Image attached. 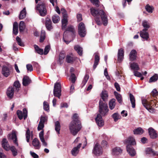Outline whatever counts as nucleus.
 <instances>
[{
    "label": "nucleus",
    "mask_w": 158,
    "mask_h": 158,
    "mask_svg": "<svg viewBox=\"0 0 158 158\" xmlns=\"http://www.w3.org/2000/svg\"><path fill=\"white\" fill-rule=\"evenodd\" d=\"M145 9L149 13H152V12L153 8L152 7H151L148 5H147L145 6Z\"/></svg>",
    "instance_id": "5fc2aeb1"
},
{
    "label": "nucleus",
    "mask_w": 158,
    "mask_h": 158,
    "mask_svg": "<svg viewBox=\"0 0 158 158\" xmlns=\"http://www.w3.org/2000/svg\"><path fill=\"white\" fill-rule=\"evenodd\" d=\"M25 28L24 23L23 21H21L19 25V30L20 32L23 31Z\"/></svg>",
    "instance_id": "c03bdc74"
},
{
    "label": "nucleus",
    "mask_w": 158,
    "mask_h": 158,
    "mask_svg": "<svg viewBox=\"0 0 158 158\" xmlns=\"http://www.w3.org/2000/svg\"><path fill=\"white\" fill-rule=\"evenodd\" d=\"M131 67V69L135 70H139V68L138 64L135 62L131 63L130 64Z\"/></svg>",
    "instance_id": "49530a36"
},
{
    "label": "nucleus",
    "mask_w": 158,
    "mask_h": 158,
    "mask_svg": "<svg viewBox=\"0 0 158 158\" xmlns=\"http://www.w3.org/2000/svg\"><path fill=\"white\" fill-rule=\"evenodd\" d=\"M46 33L45 31L44 30H42L41 31V34L40 36V42H43L45 38Z\"/></svg>",
    "instance_id": "a18cd8bd"
},
{
    "label": "nucleus",
    "mask_w": 158,
    "mask_h": 158,
    "mask_svg": "<svg viewBox=\"0 0 158 158\" xmlns=\"http://www.w3.org/2000/svg\"><path fill=\"white\" fill-rule=\"evenodd\" d=\"M147 31L143 30L140 32V36L144 40H147L149 38V34Z\"/></svg>",
    "instance_id": "f3484780"
},
{
    "label": "nucleus",
    "mask_w": 158,
    "mask_h": 158,
    "mask_svg": "<svg viewBox=\"0 0 158 158\" xmlns=\"http://www.w3.org/2000/svg\"><path fill=\"white\" fill-rule=\"evenodd\" d=\"M18 24L16 22H14L13 25V33L15 35L17 34L18 32Z\"/></svg>",
    "instance_id": "7c9ffc66"
},
{
    "label": "nucleus",
    "mask_w": 158,
    "mask_h": 158,
    "mask_svg": "<svg viewBox=\"0 0 158 158\" xmlns=\"http://www.w3.org/2000/svg\"><path fill=\"white\" fill-rule=\"evenodd\" d=\"M52 20L54 23H56L60 20V18L57 15H54L52 17Z\"/></svg>",
    "instance_id": "37998d69"
},
{
    "label": "nucleus",
    "mask_w": 158,
    "mask_h": 158,
    "mask_svg": "<svg viewBox=\"0 0 158 158\" xmlns=\"http://www.w3.org/2000/svg\"><path fill=\"white\" fill-rule=\"evenodd\" d=\"M133 132L135 135H141L144 132V131L141 128L139 127L135 129Z\"/></svg>",
    "instance_id": "473e14b6"
},
{
    "label": "nucleus",
    "mask_w": 158,
    "mask_h": 158,
    "mask_svg": "<svg viewBox=\"0 0 158 158\" xmlns=\"http://www.w3.org/2000/svg\"><path fill=\"white\" fill-rule=\"evenodd\" d=\"M125 142L126 143H128V145H135L136 144L135 139L133 137L131 136L129 137L126 139Z\"/></svg>",
    "instance_id": "a878e982"
},
{
    "label": "nucleus",
    "mask_w": 158,
    "mask_h": 158,
    "mask_svg": "<svg viewBox=\"0 0 158 158\" xmlns=\"http://www.w3.org/2000/svg\"><path fill=\"white\" fill-rule=\"evenodd\" d=\"M14 93V89L12 87H9L7 90L6 94L7 96L10 98H12Z\"/></svg>",
    "instance_id": "4be33fe9"
},
{
    "label": "nucleus",
    "mask_w": 158,
    "mask_h": 158,
    "mask_svg": "<svg viewBox=\"0 0 158 158\" xmlns=\"http://www.w3.org/2000/svg\"><path fill=\"white\" fill-rule=\"evenodd\" d=\"M75 60V58L73 57V55L71 54L70 55H68L66 58V60L68 63H72Z\"/></svg>",
    "instance_id": "4c0bfd02"
},
{
    "label": "nucleus",
    "mask_w": 158,
    "mask_h": 158,
    "mask_svg": "<svg viewBox=\"0 0 158 158\" xmlns=\"http://www.w3.org/2000/svg\"><path fill=\"white\" fill-rule=\"evenodd\" d=\"M55 130L58 134H60V123L58 121L55 123Z\"/></svg>",
    "instance_id": "f704fd0d"
},
{
    "label": "nucleus",
    "mask_w": 158,
    "mask_h": 158,
    "mask_svg": "<svg viewBox=\"0 0 158 158\" xmlns=\"http://www.w3.org/2000/svg\"><path fill=\"white\" fill-rule=\"evenodd\" d=\"M23 112L20 110H18L17 111V114L19 118L21 120L23 117L24 119H25L27 116V111L26 108H24L23 110Z\"/></svg>",
    "instance_id": "1a4fd4ad"
},
{
    "label": "nucleus",
    "mask_w": 158,
    "mask_h": 158,
    "mask_svg": "<svg viewBox=\"0 0 158 158\" xmlns=\"http://www.w3.org/2000/svg\"><path fill=\"white\" fill-rule=\"evenodd\" d=\"M93 152L94 154L97 156L100 155L102 153V147L98 143L95 144Z\"/></svg>",
    "instance_id": "9d476101"
},
{
    "label": "nucleus",
    "mask_w": 158,
    "mask_h": 158,
    "mask_svg": "<svg viewBox=\"0 0 158 158\" xmlns=\"http://www.w3.org/2000/svg\"><path fill=\"white\" fill-rule=\"evenodd\" d=\"M47 120V117L41 116L40 117V122L44 124V122Z\"/></svg>",
    "instance_id": "0e129e2a"
},
{
    "label": "nucleus",
    "mask_w": 158,
    "mask_h": 158,
    "mask_svg": "<svg viewBox=\"0 0 158 158\" xmlns=\"http://www.w3.org/2000/svg\"><path fill=\"white\" fill-rule=\"evenodd\" d=\"M151 94L153 97H155L158 95V92L156 89H154L151 92Z\"/></svg>",
    "instance_id": "69168bd1"
},
{
    "label": "nucleus",
    "mask_w": 158,
    "mask_h": 158,
    "mask_svg": "<svg viewBox=\"0 0 158 158\" xmlns=\"http://www.w3.org/2000/svg\"><path fill=\"white\" fill-rule=\"evenodd\" d=\"M31 82V80L27 76H25L23 79V84L24 86H26Z\"/></svg>",
    "instance_id": "bb28decb"
},
{
    "label": "nucleus",
    "mask_w": 158,
    "mask_h": 158,
    "mask_svg": "<svg viewBox=\"0 0 158 158\" xmlns=\"http://www.w3.org/2000/svg\"><path fill=\"white\" fill-rule=\"evenodd\" d=\"M69 31L73 33V34H74L75 32L74 28L72 26H70L68 27L66 31H65V33H66V31Z\"/></svg>",
    "instance_id": "6e6d98bb"
},
{
    "label": "nucleus",
    "mask_w": 158,
    "mask_h": 158,
    "mask_svg": "<svg viewBox=\"0 0 158 158\" xmlns=\"http://www.w3.org/2000/svg\"><path fill=\"white\" fill-rule=\"evenodd\" d=\"M90 10L91 14L95 17V19L98 25L102 24L101 20L104 25L107 24V16L103 10L96 9L94 8H91Z\"/></svg>",
    "instance_id": "f257e3e1"
},
{
    "label": "nucleus",
    "mask_w": 158,
    "mask_h": 158,
    "mask_svg": "<svg viewBox=\"0 0 158 158\" xmlns=\"http://www.w3.org/2000/svg\"><path fill=\"white\" fill-rule=\"evenodd\" d=\"M50 47L49 45H47L45 46L44 52V55H46L48 53L50 50Z\"/></svg>",
    "instance_id": "680f3d73"
},
{
    "label": "nucleus",
    "mask_w": 158,
    "mask_h": 158,
    "mask_svg": "<svg viewBox=\"0 0 158 158\" xmlns=\"http://www.w3.org/2000/svg\"><path fill=\"white\" fill-rule=\"evenodd\" d=\"M129 98L131 103L132 105V107L133 108L135 107V101L134 96L131 94H129Z\"/></svg>",
    "instance_id": "c756f323"
},
{
    "label": "nucleus",
    "mask_w": 158,
    "mask_h": 158,
    "mask_svg": "<svg viewBox=\"0 0 158 158\" xmlns=\"http://www.w3.org/2000/svg\"><path fill=\"white\" fill-rule=\"evenodd\" d=\"M74 48L80 55H82V48L79 45H77L75 46Z\"/></svg>",
    "instance_id": "72a5a7b5"
},
{
    "label": "nucleus",
    "mask_w": 158,
    "mask_h": 158,
    "mask_svg": "<svg viewBox=\"0 0 158 158\" xmlns=\"http://www.w3.org/2000/svg\"><path fill=\"white\" fill-rule=\"evenodd\" d=\"M12 152L13 155L15 156L18 154L17 150L14 146H12L10 148V149Z\"/></svg>",
    "instance_id": "09e8293b"
},
{
    "label": "nucleus",
    "mask_w": 158,
    "mask_h": 158,
    "mask_svg": "<svg viewBox=\"0 0 158 158\" xmlns=\"http://www.w3.org/2000/svg\"><path fill=\"white\" fill-rule=\"evenodd\" d=\"M115 99L113 98L111 99L109 102V105L110 109L111 110H113L116 105Z\"/></svg>",
    "instance_id": "cd10ccee"
},
{
    "label": "nucleus",
    "mask_w": 158,
    "mask_h": 158,
    "mask_svg": "<svg viewBox=\"0 0 158 158\" xmlns=\"http://www.w3.org/2000/svg\"><path fill=\"white\" fill-rule=\"evenodd\" d=\"M109 109L107 104L100 100L99 102V112L103 116L107 114Z\"/></svg>",
    "instance_id": "39448f33"
},
{
    "label": "nucleus",
    "mask_w": 158,
    "mask_h": 158,
    "mask_svg": "<svg viewBox=\"0 0 158 158\" xmlns=\"http://www.w3.org/2000/svg\"><path fill=\"white\" fill-rule=\"evenodd\" d=\"M81 146V143H80L76 147H74L71 151V154L73 156H76L78 153L79 150Z\"/></svg>",
    "instance_id": "4468645a"
},
{
    "label": "nucleus",
    "mask_w": 158,
    "mask_h": 158,
    "mask_svg": "<svg viewBox=\"0 0 158 158\" xmlns=\"http://www.w3.org/2000/svg\"><path fill=\"white\" fill-rule=\"evenodd\" d=\"M8 138L9 139L13 140L14 143L17 146L18 145V144L17 142V136L15 132L13 131L11 134H9Z\"/></svg>",
    "instance_id": "a211bd4d"
},
{
    "label": "nucleus",
    "mask_w": 158,
    "mask_h": 158,
    "mask_svg": "<svg viewBox=\"0 0 158 158\" xmlns=\"http://www.w3.org/2000/svg\"><path fill=\"white\" fill-rule=\"evenodd\" d=\"M112 116L115 122L117 121L121 118L120 115L117 113H114L112 115Z\"/></svg>",
    "instance_id": "a19ab883"
},
{
    "label": "nucleus",
    "mask_w": 158,
    "mask_h": 158,
    "mask_svg": "<svg viewBox=\"0 0 158 158\" xmlns=\"http://www.w3.org/2000/svg\"><path fill=\"white\" fill-rule=\"evenodd\" d=\"M2 146L6 151H8L10 149V146L8 144L7 141L6 139H3L2 143Z\"/></svg>",
    "instance_id": "b1692460"
},
{
    "label": "nucleus",
    "mask_w": 158,
    "mask_h": 158,
    "mask_svg": "<svg viewBox=\"0 0 158 158\" xmlns=\"http://www.w3.org/2000/svg\"><path fill=\"white\" fill-rule=\"evenodd\" d=\"M44 127V124L41 123V122H39V123L37 127V129L39 131L42 130V131L39 133V137L43 145L45 147H46L47 144V143L45 141L44 138V131L43 130Z\"/></svg>",
    "instance_id": "423d86ee"
},
{
    "label": "nucleus",
    "mask_w": 158,
    "mask_h": 158,
    "mask_svg": "<svg viewBox=\"0 0 158 158\" xmlns=\"http://www.w3.org/2000/svg\"><path fill=\"white\" fill-rule=\"evenodd\" d=\"M96 122L99 127H102L104 125V121L102 119L101 115L100 114H98L96 118H95Z\"/></svg>",
    "instance_id": "f8f14e48"
},
{
    "label": "nucleus",
    "mask_w": 158,
    "mask_h": 158,
    "mask_svg": "<svg viewBox=\"0 0 158 158\" xmlns=\"http://www.w3.org/2000/svg\"><path fill=\"white\" fill-rule=\"evenodd\" d=\"M148 131L150 137L152 139L157 138V134L156 131L152 127H150L148 129Z\"/></svg>",
    "instance_id": "9b49d317"
},
{
    "label": "nucleus",
    "mask_w": 158,
    "mask_h": 158,
    "mask_svg": "<svg viewBox=\"0 0 158 158\" xmlns=\"http://www.w3.org/2000/svg\"><path fill=\"white\" fill-rule=\"evenodd\" d=\"M78 33L81 37H84L86 34V32L84 24L80 23L78 26Z\"/></svg>",
    "instance_id": "6e6552de"
},
{
    "label": "nucleus",
    "mask_w": 158,
    "mask_h": 158,
    "mask_svg": "<svg viewBox=\"0 0 158 158\" xmlns=\"http://www.w3.org/2000/svg\"><path fill=\"white\" fill-rule=\"evenodd\" d=\"M52 22L51 19L48 17L46 18L45 22V26L48 30H50L53 28Z\"/></svg>",
    "instance_id": "6ab92c4d"
},
{
    "label": "nucleus",
    "mask_w": 158,
    "mask_h": 158,
    "mask_svg": "<svg viewBox=\"0 0 158 158\" xmlns=\"http://www.w3.org/2000/svg\"><path fill=\"white\" fill-rule=\"evenodd\" d=\"M146 152L147 154H151L152 155H157L156 153L151 148H147L146 150Z\"/></svg>",
    "instance_id": "de8ad7c7"
},
{
    "label": "nucleus",
    "mask_w": 158,
    "mask_h": 158,
    "mask_svg": "<svg viewBox=\"0 0 158 158\" xmlns=\"http://www.w3.org/2000/svg\"><path fill=\"white\" fill-rule=\"evenodd\" d=\"M127 152L131 156H132L135 155V151L131 145H127Z\"/></svg>",
    "instance_id": "2eb2a0df"
},
{
    "label": "nucleus",
    "mask_w": 158,
    "mask_h": 158,
    "mask_svg": "<svg viewBox=\"0 0 158 158\" xmlns=\"http://www.w3.org/2000/svg\"><path fill=\"white\" fill-rule=\"evenodd\" d=\"M158 79V75L157 74H155L150 78L149 80V82L151 83L155 82Z\"/></svg>",
    "instance_id": "79ce46f5"
},
{
    "label": "nucleus",
    "mask_w": 158,
    "mask_h": 158,
    "mask_svg": "<svg viewBox=\"0 0 158 158\" xmlns=\"http://www.w3.org/2000/svg\"><path fill=\"white\" fill-rule=\"evenodd\" d=\"M114 94L118 102L121 104L122 102V99L121 95L116 91L114 92Z\"/></svg>",
    "instance_id": "c9c22d12"
},
{
    "label": "nucleus",
    "mask_w": 158,
    "mask_h": 158,
    "mask_svg": "<svg viewBox=\"0 0 158 158\" xmlns=\"http://www.w3.org/2000/svg\"><path fill=\"white\" fill-rule=\"evenodd\" d=\"M124 51L121 48L118 51V60L119 62L121 61L124 58Z\"/></svg>",
    "instance_id": "aec40b11"
},
{
    "label": "nucleus",
    "mask_w": 158,
    "mask_h": 158,
    "mask_svg": "<svg viewBox=\"0 0 158 158\" xmlns=\"http://www.w3.org/2000/svg\"><path fill=\"white\" fill-rule=\"evenodd\" d=\"M95 60L94 63L93 65V68L95 69L97 67V65L98 64V62L99 61L100 58L99 56L98 55V53H95Z\"/></svg>",
    "instance_id": "393cba45"
},
{
    "label": "nucleus",
    "mask_w": 158,
    "mask_h": 158,
    "mask_svg": "<svg viewBox=\"0 0 158 158\" xmlns=\"http://www.w3.org/2000/svg\"><path fill=\"white\" fill-rule=\"evenodd\" d=\"M90 1L95 5L98 7L99 6V0H90Z\"/></svg>",
    "instance_id": "774afa93"
},
{
    "label": "nucleus",
    "mask_w": 158,
    "mask_h": 158,
    "mask_svg": "<svg viewBox=\"0 0 158 158\" xmlns=\"http://www.w3.org/2000/svg\"><path fill=\"white\" fill-rule=\"evenodd\" d=\"M32 145L34 148L36 149H39L40 148L41 145L38 139L37 138L34 139L32 141Z\"/></svg>",
    "instance_id": "dca6fc26"
},
{
    "label": "nucleus",
    "mask_w": 158,
    "mask_h": 158,
    "mask_svg": "<svg viewBox=\"0 0 158 158\" xmlns=\"http://www.w3.org/2000/svg\"><path fill=\"white\" fill-rule=\"evenodd\" d=\"M68 23L67 19H63L62 20V28L63 30H65Z\"/></svg>",
    "instance_id": "ea45409f"
},
{
    "label": "nucleus",
    "mask_w": 158,
    "mask_h": 158,
    "mask_svg": "<svg viewBox=\"0 0 158 158\" xmlns=\"http://www.w3.org/2000/svg\"><path fill=\"white\" fill-rule=\"evenodd\" d=\"M26 67L28 71L31 72L33 70L32 66L31 64H27L26 65Z\"/></svg>",
    "instance_id": "338daca9"
},
{
    "label": "nucleus",
    "mask_w": 158,
    "mask_h": 158,
    "mask_svg": "<svg viewBox=\"0 0 158 158\" xmlns=\"http://www.w3.org/2000/svg\"><path fill=\"white\" fill-rule=\"evenodd\" d=\"M16 40L18 44L21 46H23L24 44L22 42L21 39L18 36H17L16 38Z\"/></svg>",
    "instance_id": "052dcab7"
},
{
    "label": "nucleus",
    "mask_w": 158,
    "mask_h": 158,
    "mask_svg": "<svg viewBox=\"0 0 158 158\" xmlns=\"http://www.w3.org/2000/svg\"><path fill=\"white\" fill-rule=\"evenodd\" d=\"M26 138L27 141L29 142V139L30 138V131L29 128H27V130L26 132Z\"/></svg>",
    "instance_id": "4d7b16f0"
},
{
    "label": "nucleus",
    "mask_w": 158,
    "mask_h": 158,
    "mask_svg": "<svg viewBox=\"0 0 158 158\" xmlns=\"http://www.w3.org/2000/svg\"><path fill=\"white\" fill-rule=\"evenodd\" d=\"M73 120L72 121H74L75 123H77V122L78 121H80L79 120L78 116L77 114H75L73 115Z\"/></svg>",
    "instance_id": "bf43d9fd"
},
{
    "label": "nucleus",
    "mask_w": 158,
    "mask_h": 158,
    "mask_svg": "<svg viewBox=\"0 0 158 158\" xmlns=\"http://www.w3.org/2000/svg\"><path fill=\"white\" fill-rule=\"evenodd\" d=\"M14 86L16 88V90L17 92H18L20 86V84L19 82L18 81H15L14 84Z\"/></svg>",
    "instance_id": "603ef678"
},
{
    "label": "nucleus",
    "mask_w": 158,
    "mask_h": 158,
    "mask_svg": "<svg viewBox=\"0 0 158 158\" xmlns=\"http://www.w3.org/2000/svg\"><path fill=\"white\" fill-rule=\"evenodd\" d=\"M2 73L4 76L8 77L10 74V70L8 67L4 66L2 69Z\"/></svg>",
    "instance_id": "412c9836"
},
{
    "label": "nucleus",
    "mask_w": 158,
    "mask_h": 158,
    "mask_svg": "<svg viewBox=\"0 0 158 158\" xmlns=\"http://www.w3.org/2000/svg\"><path fill=\"white\" fill-rule=\"evenodd\" d=\"M142 102L143 105L150 113L155 112V110L152 107L155 105V102L153 100H151L150 102H148L144 98H142Z\"/></svg>",
    "instance_id": "7ed1b4c3"
},
{
    "label": "nucleus",
    "mask_w": 158,
    "mask_h": 158,
    "mask_svg": "<svg viewBox=\"0 0 158 158\" xmlns=\"http://www.w3.org/2000/svg\"><path fill=\"white\" fill-rule=\"evenodd\" d=\"M43 105L44 109L45 111H49V105L47 102L46 101H44V102Z\"/></svg>",
    "instance_id": "13d9d810"
},
{
    "label": "nucleus",
    "mask_w": 158,
    "mask_h": 158,
    "mask_svg": "<svg viewBox=\"0 0 158 158\" xmlns=\"http://www.w3.org/2000/svg\"><path fill=\"white\" fill-rule=\"evenodd\" d=\"M122 150L119 147H116L112 150V154L114 155H118L121 153Z\"/></svg>",
    "instance_id": "c85d7f7f"
},
{
    "label": "nucleus",
    "mask_w": 158,
    "mask_h": 158,
    "mask_svg": "<svg viewBox=\"0 0 158 158\" xmlns=\"http://www.w3.org/2000/svg\"><path fill=\"white\" fill-rule=\"evenodd\" d=\"M35 9L38 10L40 15L42 16H45L47 14L45 3L44 2H41L38 3L35 7Z\"/></svg>",
    "instance_id": "20e7f679"
},
{
    "label": "nucleus",
    "mask_w": 158,
    "mask_h": 158,
    "mask_svg": "<svg viewBox=\"0 0 158 158\" xmlns=\"http://www.w3.org/2000/svg\"><path fill=\"white\" fill-rule=\"evenodd\" d=\"M61 85L59 82L55 84L53 89V94L55 97L60 98L61 95Z\"/></svg>",
    "instance_id": "0eeeda50"
},
{
    "label": "nucleus",
    "mask_w": 158,
    "mask_h": 158,
    "mask_svg": "<svg viewBox=\"0 0 158 158\" xmlns=\"http://www.w3.org/2000/svg\"><path fill=\"white\" fill-rule=\"evenodd\" d=\"M26 8H24L20 12L19 16V19H22L26 17Z\"/></svg>",
    "instance_id": "2f4dec72"
},
{
    "label": "nucleus",
    "mask_w": 158,
    "mask_h": 158,
    "mask_svg": "<svg viewBox=\"0 0 158 158\" xmlns=\"http://www.w3.org/2000/svg\"><path fill=\"white\" fill-rule=\"evenodd\" d=\"M61 11L63 16V19H67L68 15L66 10L64 8H62L61 9Z\"/></svg>",
    "instance_id": "864d4df0"
},
{
    "label": "nucleus",
    "mask_w": 158,
    "mask_h": 158,
    "mask_svg": "<svg viewBox=\"0 0 158 158\" xmlns=\"http://www.w3.org/2000/svg\"><path fill=\"white\" fill-rule=\"evenodd\" d=\"M100 96L104 101L106 102L108 100V95L107 91H102L101 94Z\"/></svg>",
    "instance_id": "5701e85b"
},
{
    "label": "nucleus",
    "mask_w": 158,
    "mask_h": 158,
    "mask_svg": "<svg viewBox=\"0 0 158 158\" xmlns=\"http://www.w3.org/2000/svg\"><path fill=\"white\" fill-rule=\"evenodd\" d=\"M137 52L135 49L132 50L129 55V60L131 61H134L136 59Z\"/></svg>",
    "instance_id": "ddd939ff"
},
{
    "label": "nucleus",
    "mask_w": 158,
    "mask_h": 158,
    "mask_svg": "<svg viewBox=\"0 0 158 158\" xmlns=\"http://www.w3.org/2000/svg\"><path fill=\"white\" fill-rule=\"evenodd\" d=\"M34 46L35 50L37 53L40 55L44 54L43 49L40 48L38 46L35 45H34Z\"/></svg>",
    "instance_id": "58836bf2"
},
{
    "label": "nucleus",
    "mask_w": 158,
    "mask_h": 158,
    "mask_svg": "<svg viewBox=\"0 0 158 158\" xmlns=\"http://www.w3.org/2000/svg\"><path fill=\"white\" fill-rule=\"evenodd\" d=\"M76 77L74 73H72L71 75V82L73 83H74L76 80Z\"/></svg>",
    "instance_id": "e2e57ef3"
},
{
    "label": "nucleus",
    "mask_w": 158,
    "mask_h": 158,
    "mask_svg": "<svg viewBox=\"0 0 158 158\" xmlns=\"http://www.w3.org/2000/svg\"><path fill=\"white\" fill-rule=\"evenodd\" d=\"M81 128V123L80 121L75 123L74 121H72L70 123L69 129L71 133L73 135H76Z\"/></svg>",
    "instance_id": "f03ea898"
},
{
    "label": "nucleus",
    "mask_w": 158,
    "mask_h": 158,
    "mask_svg": "<svg viewBox=\"0 0 158 158\" xmlns=\"http://www.w3.org/2000/svg\"><path fill=\"white\" fill-rule=\"evenodd\" d=\"M65 57V55L63 53H60V54L59 56V62L60 64L63 63V59Z\"/></svg>",
    "instance_id": "8fccbe9b"
},
{
    "label": "nucleus",
    "mask_w": 158,
    "mask_h": 158,
    "mask_svg": "<svg viewBox=\"0 0 158 158\" xmlns=\"http://www.w3.org/2000/svg\"><path fill=\"white\" fill-rule=\"evenodd\" d=\"M142 25L144 29L143 30H145V31H147L150 27L149 23L146 21H143L142 23Z\"/></svg>",
    "instance_id": "e433bc0d"
},
{
    "label": "nucleus",
    "mask_w": 158,
    "mask_h": 158,
    "mask_svg": "<svg viewBox=\"0 0 158 158\" xmlns=\"http://www.w3.org/2000/svg\"><path fill=\"white\" fill-rule=\"evenodd\" d=\"M89 76L88 75H85L82 82L81 85L82 87L84 86L86 84L89 79Z\"/></svg>",
    "instance_id": "3c124183"
}]
</instances>
